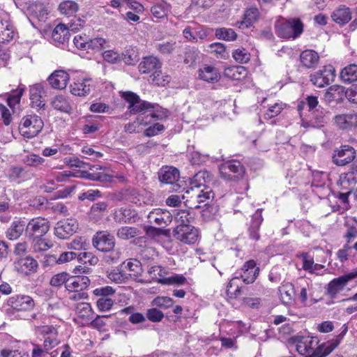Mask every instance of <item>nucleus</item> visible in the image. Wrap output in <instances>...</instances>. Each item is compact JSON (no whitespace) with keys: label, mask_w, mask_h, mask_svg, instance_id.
Here are the masks:
<instances>
[{"label":"nucleus","mask_w":357,"mask_h":357,"mask_svg":"<svg viewBox=\"0 0 357 357\" xmlns=\"http://www.w3.org/2000/svg\"><path fill=\"white\" fill-rule=\"evenodd\" d=\"M123 270H125L126 275L130 278L139 282H143L142 280L139 279L143 273V268L141 262L136 259H129L124 261L121 265Z\"/></svg>","instance_id":"6ab92c4d"},{"label":"nucleus","mask_w":357,"mask_h":357,"mask_svg":"<svg viewBox=\"0 0 357 357\" xmlns=\"http://www.w3.org/2000/svg\"><path fill=\"white\" fill-rule=\"evenodd\" d=\"M174 237L181 243L194 245L199 239V231L193 225H177L173 231Z\"/></svg>","instance_id":"0eeeda50"},{"label":"nucleus","mask_w":357,"mask_h":357,"mask_svg":"<svg viewBox=\"0 0 357 357\" xmlns=\"http://www.w3.org/2000/svg\"><path fill=\"white\" fill-rule=\"evenodd\" d=\"M312 121L313 123L314 128H321L326 123V119L324 112L319 110H314L312 112Z\"/></svg>","instance_id":"864d4df0"},{"label":"nucleus","mask_w":357,"mask_h":357,"mask_svg":"<svg viewBox=\"0 0 357 357\" xmlns=\"http://www.w3.org/2000/svg\"><path fill=\"white\" fill-rule=\"evenodd\" d=\"M319 59L318 54L312 50L303 51L300 56L301 63L307 68H313L318 63Z\"/></svg>","instance_id":"72a5a7b5"},{"label":"nucleus","mask_w":357,"mask_h":357,"mask_svg":"<svg viewBox=\"0 0 357 357\" xmlns=\"http://www.w3.org/2000/svg\"><path fill=\"white\" fill-rule=\"evenodd\" d=\"M149 222L158 226L165 227L172 221V214L167 210L155 208L147 216Z\"/></svg>","instance_id":"f3484780"},{"label":"nucleus","mask_w":357,"mask_h":357,"mask_svg":"<svg viewBox=\"0 0 357 357\" xmlns=\"http://www.w3.org/2000/svg\"><path fill=\"white\" fill-rule=\"evenodd\" d=\"M23 161L28 166L36 167L43 164L45 160L38 155L30 153L24 158Z\"/></svg>","instance_id":"bf43d9fd"},{"label":"nucleus","mask_w":357,"mask_h":357,"mask_svg":"<svg viewBox=\"0 0 357 357\" xmlns=\"http://www.w3.org/2000/svg\"><path fill=\"white\" fill-rule=\"evenodd\" d=\"M284 109L282 103H275L271 106L264 114V119H271L278 116Z\"/></svg>","instance_id":"69168bd1"},{"label":"nucleus","mask_w":357,"mask_h":357,"mask_svg":"<svg viewBox=\"0 0 357 357\" xmlns=\"http://www.w3.org/2000/svg\"><path fill=\"white\" fill-rule=\"evenodd\" d=\"M280 299L283 304L290 305L294 301V287L291 283H286L279 287Z\"/></svg>","instance_id":"473e14b6"},{"label":"nucleus","mask_w":357,"mask_h":357,"mask_svg":"<svg viewBox=\"0 0 357 357\" xmlns=\"http://www.w3.org/2000/svg\"><path fill=\"white\" fill-rule=\"evenodd\" d=\"M318 340L313 337H298L296 341V350L305 357H326L340 344L337 339L325 342L317 347Z\"/></svg>","instance_id":"f257e3e1"},{"label":"nucleus","mask_w":357,"mask_h":357,"mask_svg":"<svg viewBox=\"0 0 357 357\" xmlns=\"http://www.w3.org/2000/svg\"><path fill=\"white\" fill-rule=\"evenodd\" d=\"M82 177L86 178L91 181H98L101 182H106L111 180V176L104 173H89L83 172L82 173Z\"/></svg>","instance_id":"4d7b16f0"},{"label":"nucleus","mask_w":357,"mask_h":357,"mask_svg":"<svg viewBox=\"0 0 357 357\" xmlns=\"http://www.w3.org/2000/svg\"><path fill=\"white\" fill-rule=\"evenodd\" d=\"M78 10V4L75 1L71 0L62 1L59 6V10L60 13L68 17L74 15Z\"/></svg>","instance_id":"4c0bfd02"},{"label":"nucleus","mask_w":357,"mask_h":357,"mask_svg":"<svg viewBox=\"0 0 357 357\" xmlns=\"http://www.w3.org/2000/svg\"><path fill=\"white\" fill-rule=\"evenodd\" d=\"M121 61L127 65H135L139 61L138 54L134 48L130 47L121 54Z\"/></svg>","instance_id":"49530a36"},{"label":"nucleus","mask_w":357,"mask_h":357,"mask_svg":"<svg viewBox=\"0 0 357 357\" xmlns=\"http://www.w3.org/2000/svg\"><path fill=\"white\" fill-rule=\"evenodd\" d=\"M158 176L161 183L174 185L180 177V173L176 168L166 166L160 169Z\"/></svg>","instance_id":"4be33fe9"},{"label":"nucleus","mask_w":357,"mask_h":357,"mask_svg":"<svg viewBox=\"0 0 357 357\" xmlns=\"http://www.w3.org/2000/svg\"><path fill=\"white\" fill-rule=\"evenodd\" d=\"M304 25L299 18L286 19L280 17L275 23L277 36L284 39H296L303 32Z\"/></svg>","instance_id":"20e7f679"},{"label":"nucleus","mask_w":357,"mask_h":357,"mask_svg":"<svg viewBox=\"0 0 357 357\" xmlns=\"http://www.w3.org/2000/svg\"><path fill=\"white\" fill-rule=\"evenodd\" d=\"M70 277V276L66 272L57 273L52 278L50 284L52 287H58L64 284L66 288V284L67 282H68Z\"/></svg>","instance_id":"603ef678"},{"label":"nucleus","mask_w":357,"mask_h":357,"mask_svg":"<svg viewBox=\"0 0 357 357\" xmlns=\"http://www.w3.org/2000/svg\"><path fill=\"white\" fill-rule=\"evenodd\" d=\"M14 36V31L13 26L7 21H6L5 29L0 33V42L6 43L9 42Z\"/></svg>","instance_id":"e2e57ef3"},{"label":"nucleus","mask_w":357,"mask_h":357,"mask_svg":"<svg viewBox=\"0 0 357 357\" xmlns=\"http://www.w3.org/2000/svg\"><path fill=\"white\" fill-rule=\"evenodd\" d=\"M117 236L122 239H129L137 236V230L135 227H122L117 231Z\"/></svg>","instance_id":"6e6d98bb"},{"label":"nucleus","mask_w":357,"mask_h":357,"mask_svg":"<svg viewBox=\"0 0 357 357\" xmlns=\"http://www.w3.org/2000/svg\"><path fill=\"white\" fill-rule=\"evenodd\" d=\"M15 268L18 272L28 275L36 271L38 262L31 257H26L17 260L15 262Z\"/></svg>","instance_id":"b1692460"},{"label":"nucleus","mask_w":357,"mask_h":357,"mask_svg":"<svg viewBox=\"0 0 357 357\" xmlns=\"http://www.w3.org/2000/svg\"><path fill=\"white\" fill-rule=\"evenodd\" d=\"M335 69L333 66H324L322 70H319L310 75V82L314 86L319 88L328 85L333 82L335 77Z\"/></svg>","instance_id":"9d476101"},{"label":"nucleus","mask_w":357,"mask_h":357,"mask_svg":"<svg viewBox=\"0 0 357 357\" xmlns=\"http://www.w3.org/2000/svg\"><path fill=\"white\" fill-rule=\"evenodd\" d=\"M43 126L44 123L40 117L31 114L22 118L19 128L24 137L31 139L42 130Z\"/></svg>","instance_id":"39448f33"},{"label":"nucleus","mask_w":357,"mask_h":357,"mask_svg":"<svg viewBox=\"0 0 357 357\" xmlns=\"http://www.w3.org/2000/svg\"><path fill=\"white\" fill-rule=\"evenodd\" d=\"M148 273L152 280H158L160 283L166 284L167 278H163L165 271L160 266H151Z\"/></svg>","instance_id":"8fccbe9b"},{"label":"nucleus","mask_w":357,"mask_h":357,"mask_svg":"<svg viewBox=\"0 0 357 357\" xmlns=\"http://www.w3.org/2000/svg\"><path fill=\"white\" fill-rule=\"evenodd\" d=\"M69 79L68 74L63 70H56L49 77L48 82L52 88L63 89L66 87Z\"/></svg>","instance_id":"393cba45"},{"label":"nucleus","mask_w":357,"mask_h":357,"mask_svg":"<svg viewBox=\"0 0 357 357\" xmlns=\"http://www.w3.org/2000/svg\"><path fill=\"white\" fill-rule=\"evenodd\" d=\"M174 219L178 225H190L195 219V214L191 210L175 211Z\"/></svg>","instance_id":"c9c22d12"},{"label":"nucleus","mask_w":357,"mask_h":357,"mask_svg":"<svg viewBox=\"0 0 357 357\" xmlns=\"http://www.w3.org/2000/svg\"><path fill=\"white\" fill-rule=\"evenodd\" d=\"M207 51L211 54H214L218 58L226 59L229 56V53L226 50V47L223 43H214L208 46Z\"/></svg>","instance_id":"37998d69"},{"label":"nucleus","mask_w":357,"mask_h":357,"mask_svg":"<svg viewBox=\"0 0 357 357\" xmlns=\"http://www.w3.org/2000/svg\"><path fill=\"white\" fill-rule=\"evenodd\" d=\"M346 89L340 85H333L330 86L324 95L325 100L331 102L332 101L339 102L342 100L343 96H345Z\"/></svg>","instance_id":"2f4dec72"},{"label":"nucleus","mask_w":357,"mask_h":357,"mask_svg":"<svg viewBox=\"0 0 357 357\" xmlns=\"http://www.w3.org/2000/svg\"><path fill=\"white\" fill-rule=\"evenodd\" d=\"M24 88L19 86L17 89L13 90L7 98L8 105L12 107L20 102V98L24 93Z\"/></svg>","instance_id":"5fc2aeb1"},{"label":"nucleus","mask_w":357,"mask_h":357,"mask_svg":"<svg viewBox=\"0 0 357 357\" xmlns=\"http://www.w3.org/2000/svg\"><path fill=\"white\" fill-rule=\"evenodd\" d=\"M123 195L128 201L137 206L147 205L152 201L151 195L145 190L128 188L124 191Z\"/></svg>","instance_id":"ddd939ff"},{"label":"nucleus","mask_w":357,"mask_h":357,"mask_svg":"<svg viewBox=\"0 0 357 357\" xmlns=\"http://www.w3.org/2000/svg\"><path fill=\"white\" fill-rule=\"evenodd\" d=\"M151 13L157 19H162L167 16L168 7L165 3H158L152 6Z\"/></svg>","instance_id":"052dcab7"},{"label":"nucleus","mask_w":357,"mask_h":357,"mask_svg":"<svg viewBox=\"0 0 357 357\" xmlns=\"http://www.w3.org/2000/svg\"><path fill=\"white\" fill-rule=\"evenodd\" d=\"M225 75L234 80H240L246 75V69L243 66H233L225 70Z\"/></svg>","instance_id":"c03bdc74"},{"label":"nucleus","mask_w":357,"mask_h":357,"mask_svg":"<svg viewBox=\"0 0 357 357\" xmlns=\"http://www.w3.org/2000/svg\"><path fill=\"white\" fill-rule=\"evenodd\" d=\"M355 157V149L350 146L344 145L340 149L334 151L333 162L338 166H344L352 162Z\"/></svg>","instance_id":"4468645a"},{"label":"nucleus","mask_w":357,"mask_h":357,"mask_svg":"<svg viewBox=\"0 0 357 357\" xmlns=\"http://www.w3.org/2000/svg\"><path fill=\"white\" fill-rule=\"evenodd\" d=\"M198 52L194 47H187L185 52L184 63L189 66L194 64L197 59Z\"/></svg>","instance_id":"338daca9"},{"label":"nucleus","mask_w":357,"mask_h":357,"mask_svg":"<svg viewBox=\"0 0 357 357\" xmlns=\"http://www.w3.org/2000/svg\"><path fill=\"white\" fill-rule=\"evenodd\" d=\"M76 312L79 317L86 320H91L93 318V310L89 303H77L75 307Z\"/></svg>","instance_id":"79ce46f5"},{"label":"nucleus","mask_w":357,"mask_h":357,"mask_svg":"<svg viewBox=\"0 0 357 357\" xmlns=\"http://www.w3.org/2000/svg\"><path fill=\"white\" fill-rule=\"evenodd\" d=\"M122 98L128 103V109L131 114H139L138 123L146 125L149 121L147 118H157L155 107L157 105L142 100L139 96L132 91L123 93Z\"/></svg>","instance_id":"7ed1b4c3"},{"label":"nucleus","mask_w":357,"mask_h":357,"mask_svg":"<svg viewBox=\"0 0 357 357\" xmlns=\"http://www.w3.org/2000/svg\"><path fill=\"white\" fill-rule=\"evenodd\" d=\"M78 224L74 219H66L59 221L54 228L55 235L61 239L68 238L77 229Z\"/></svg>","instance_id":"2eb2a0df"},{"label":"nucleus","mask_w":357,"mask_h":357,"mask_svg":"<svg viewBox=\"0 0 357 357\" xmlns=\"http://www.w3.org/2000/svg\"><path fill=\"white\" fill-rule=\"evenodd\" d=\"M242 271L243 273L240 275V277L235 276L230 280L227 284V288L231 287L235 280L240 278L245 284L254 282L259 275V268L256 267V262L254 260H249L244 264Z\"/></svg>","instance_id":"9b49d317"},{"label":"nucleus","mask_w":357,"mask_h":357,"mask_svg":"<svg viewBox=\"0 0 357 357\" xmlns=\"http://www.w3.org/2000/svg\"><path fill=\"white\" fill-rule=\"evenodd\" d=\"M210 200H206L207 202L204 206L205 208L202 211V217L205 221H211L214 220L218 215V213L219 211L218 206L215 204H209Z\"/></svg>","instance_id":"a19ab883"},{"label":"nucleus","mask_w":357,"mask_h":357,"mask_svg":"<svg viewBox=\"0 0 357 357\" xmlns=\"http://www.w3.org/2000/svg\"><path fill=\"white\" fill-rule=\"evenodd\" d=\"M68 246L70 248L80 250H86V247L89 245L86 239L82 236L75 237L69 244Z\"/></svg>","instance_id":"774afa93"},{"label":"nucleus","mask_w":357,"mask_h":357,"mask_svg":"<svg viewBox=\"0 0 357 357\" xmlns=\"http://www.w3.org/2000/svg\"><path fill=\"white\" fill-rule=\"evenodd\" d=\"M33 250L35 252L45 251L52 247V242L42 237L34 238Z\"/></svg>","instance_id":"3c124183"},{"label":"nucleus","mask_w":357,"mask_h":357,"mask_svg":"<svg viewBox=\"0 0 357 357\" xmlns=\"http://www.w3.org/2000/svg\"><path fill=\"white\" fill-rule=\"evenodd\" d=\"M77 257L80 262L84 264H89V265L94 266L98 262L97 257L93 255L91 252H83L77 255Z\"/></svg>","instance_id":"13d9d810"},{"label":"nucleus","mask_w":357,"mask_h":357,"mask_svg":"<svg viewBox=\"0 0 357 357\" xmlns=\"http://www.w3.org/2000/svg\"><path fill=\"white\" fill-rule=\"evenodd\" d=\"M8 303L14 310L17 311L31 310L35 305L33 298L26 295L13 296L8 299Z\"/></svg>","instance_id":"a211bd4d"},{"label":"nucleus","mask_w":357,"mask_h":357,"mask_svg":"<svg viewBox=\"0 0 357 357\" xmlns=\"http://www.w3.org/2000/svg\"><path fill=\"white\" fill-rule=\"evenodd\" d=\"M347 232L344 237L347 239V242L349 243L351 239L357 237V220L354 218L352 222H349L347 225Z\"/></svg>","instance_id":"680f3d73"},{"label":"nucleus","mask_w":357,"mask_h":357,"mask_svg":"<svg viewBox=\"0 0 357 357\" xmlns=\"http://www.w3.org/2000/svg\"><path fill=\"white\" fill-rule=\"evenodd\" d=\"M221 177L227 181H237L243 178L245 168L242 164L236 160L227 161L219 167Z\"/></svg>","instance_id":"423d86ee"},{"label":"nucleus","mask_w":357,"mask_h":357,"mask_svg":"<svg viewBox=\"0 0 357 357\" xmlns=\"http://www.w3.org/2000/svg\"><path fill=\"white\" fill-rule=\"evenodd\" d=\"M87 47V51L91 50L94 52H98L108 47L109 43L105 38H95L93 39H89Z\"/></svg>","instance_id":"a18cd8bd"},{"label":"nucleus","mask_w":357,"mask_h":357,"mask_svg":"<svg viewBox=\"0 0 357 357\" xmlns=\"http://www.w3.org/2000/svg\"><path fill=\"white\" fill-rule=\"evenodd\" d=\"M262 221L261 210L257 209L252 217L251 223L248 229L250 237L255 241L259 239V229Z\"/></svg>","instance_id":"7c9ffc66"},{"label":"nucleus","mask_w":357,"mask_h":357,"mask_svg":"<svg viewBox=\"0 0 357 357\" xmlns=\"http://www.w3.org/2000/svg\"><path fill=\"white\" fill-rule=\"evenodd\" d=\"M50 229V222L47 219L38 217L31 219L26 224L25 234L31 238L43 237Z\"/></svg>","instance_id":"6e6552de"},{"label":"nucleus","mask_w":357,"mask_h":357,"mask_svg":"<svg viewBox=\"0 0 357 357\" xmlns=\"http://www.w3.org/2000/svg\"><path fill=\"white\" fill-rule=\"evenodd\" d=\"M93 245L101 252L113 250L115 245L114 236L106 231H98L93 237Z\"/></svg>","instance_id":"f8f14e48"},{"label":"nucleus","mask_w":357,"mask_h":357,"mask_svg":"<svg viewBox=\"0 0 357 357\" xmlns=\"http://www.w3.org/2000/svg\"><path fill=\"white\" fill-rule=\"evenodd\" d=\"M211 181L210 174L206 171H200L197 172L190 181V187L186 190V193L190 195L192 202L191 208H199V204L205 202L206 200H213L214 193L206 186V183Z\"/></svg>","instance_id":"f03ea898"},{"label":"nucleus","mask_w":357,"mask_h":357,"mask_svg":"<svg viewBox=\"0 0 357 357\" xmlns=\"http://www.w3.org/2000/svg\"><path fill=\"white\" fill-rule=\"evenodd\" d=\"M108 278L116 283H123L128 280V276L126 275L125 270L121 268H116L108 273Z\"/></svg>","instance_id":"de8ad7c7"},{"label":"nucleus","mask_w":357,"mask_h":357,"mask_svg":"<svg viewBox=\"0 0 357 357\" xmlns=\"http://www.w3.org/2000/svg\"><path fill=\"white\" fill-rule=\"evenodd\" d=\"M259 15V12L256 8H250L247 9L244 13L243 20L241 22H238L239 28H248L252 25V24L257 20Z\"/></svg>","instance_id":"f704fd0d"},{"label":"nucleus","mask_w":357,"mask_h":357,"mask_svg":"<svg viewBox=\"0 0 357 357\" xmlns=\"http://www.w3.org/2000/svg\"><path fill=\"white\" fill-rule=\"evenodd\" d=\"M331 18L336 24L344 26L351 20V10L344 5L340 6L332 13Z\"/></svg>","instance_id":"a878e982"},{"label":"nucleus","mask_w":357,"mask_h":357,"mask_svg":"<svg viewBox=\"0 0 357 357\" xmlns=\"http://www.w3.org/2000/svg\"><path fill=\"white\" fill-rule=\"evenodd\" d=\"M29 91L31 107L45 109V103L42 100L43 95L45 93L43 86L40 84H34L30 87Z\"/></svg>","instance_id":"5701e85b"},{"label":"nucleus","mask_w":357,"mask_h":357,"mask_svg":"<svg viewBox=\"0 0 357 357\" xmlns=\"http://www.w3.org/2000/svg\"><path fill=\"white\" fill-rule=\"evenodd\" d=\"M199 77L203 81L215 83L219 80L220 75L215 67L205 65L199 70Z\"/></svg>","instance_id":"cd10ccee"},{"label":"nucleus","mask_w":357,"mask_h":357,"mask_svg":"<svg viewBox=\"0 0 357 357\" xmlns=\"http://www.w3.org/2000/svg\"><path fill=\"white\" fill-rule=\"evenodd\" d=\"M340 78L344 83L357 81V65L350 64L343 68L340 73Z\"/></svg>","instance_id":"e433bc0d"},{"label":"nucleus","mask_w":357,"mask_h":357,"mask_svg":"<svg viewBox=\"0 0 357 357\" xmlns=\"http://www.w3.org/2000/svg\"><path fill=\"white\" fill-rule=\"evenodd\" d=\"M233 57L238 63H246L250 59V54L245 49H237L233 52Z\"/></svg>","instance_id":"0e129e2a"},{"label":"nucleus","mask_w":357,"mask_h":357,"mask_svg":"<svg viewBox=\"0 0 357 357\" xmlns=\"http://www.w3.org/2000/svg\"><path fill=\"white\" fill-rule=\"evenodd\" d=\"M335 124L341 129H348L357 126V114L348 113L336 115L334 117Z\"/></svg>","instance_id":"bb28decb"},{"label":"nucleus","mask_w":357,"mask_h":357,"mask_svg":"<svg viewBox=\"0 0 357 357\" xmlns=\"http://www.w3.org/2000/svg\"><path fill=\"white\" fill-rule=\"evenodd\" d=\"M26 229V222L21 220H17L13 221L10 226L8 228L6 235V237L9 240H16L25 231Z\"/></svg>","instance_id":"c85d7f7f"},{"label":"nucleus","mask_w":357,"mask_h":357,"mask_svg":"<svg viewBox=\"0 0 357 357\" xmlns=\"http://www.w3.org/2000/svg\"><path fill=\"white\" fill-rule=\"evenodd\" d=\"M70 38L69 30L64 24H58L52 31V40L55 46L63 48Z\"/></svg>","instance_id":"412c9836"},{"label":"nucleus","mask_w":357,"mask_h":357,"mask_svg":"<svg viewBox=\"0 0 357 357\" xmlns=\"http://www.w3.org/2000/svg\"><path fill=\"white\" fill-rule=\"evenodd\" d=\"M162 63L155 56H149L143 58V60L139 64V70L142 74L151 73V77H154L155 75L160 73Z\"/></svg>","instance_id":"dca6fc26"},{"label":"nucleus","mask_w":357,"mask_h":357,"mask_svg":"<svg viewBox=\"0 0 357 357\" xmlns=\"http://www.w3.org/2000/svg\"><path fill=\"white\" fill-rule=\"evenodd\" d=\"M357 278V270L333 279L328 285L327 294L331 298L336 296L344 288L347 284Z\"/></svg>","instance_id":"1a4fd4ad"},{"label":"nucleus","mask_w":357,"mask_h":357,"mask_svg":"<svg viewBox=\"0 0 357 357\" xmlns=\"http://www.w3.org/2000/svg\"><path fill=\"white\" fill-rule=\"evenodd\" d=\"M215 34L218 39L227 41H233L237 37V34L232 29L225 27L217 29Z\"/></svg>","instance_id":"09e8293b"},{"label":"nucleus","mask_w":357,"mask_h":357,"mask_svg":"<svg viewBox=\"0 0 357 357\" xmlns=\"http://www.w3.org/2000/svg\"><path fill=\"white\" fill-rule=\"evenodd\" d=\"M52 106L55 109L69 113L72 110V106L68 100L63 96H56L52 102Z\"/></svg>","instance_id":"58836bf2"},{"label":"nucleus","mask_w":357,"mask_h":357,"mask_svg":"<svg viewBox=\"0 0 357 357\" xmlns=\"http://www.w3.org/2000/svg\"><path fill=\"white\" fill-rule=\"evenodd\" d=\"M76 257L77 253L74 252H64L60 254L59 257L54 255L47 256V261L49 263L61 264L66 262H68Z\"/></svg>","instance_id":"ea45409f"},{"label":"nucleus","mask_w":357,"mask_h":357,"mask_svg":"<svg viewBox=\"0 0 357 357\" xmlns=\"http://www.w3.org/2000/svg\"><path fill=\"white\" fill-rule=\"evenodd\" d=\"M91 79H84L70 84V93L77 96H85L91 91Z\"/></svg>","instance_id":"c756f323"},{"label":"nucleus","mask_w":357,"mask_h":357,"mask_svg":"<svg viewBox=\"0 0 357 357\" xmlns=\"http://www.w3.org/2000/svg\"><path fill=\"white\" fill-rule=\"evenodd\" d=\"M91 281L87 276H70L66 284L68 291H84L90 285Z\"/></svg>","instance_id":"aec40b11"}]
</instances>
